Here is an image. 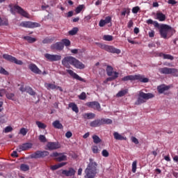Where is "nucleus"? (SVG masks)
I'll return each instance as SVG.
<instances>
[{
    "label": "nucleus",
    "instance_id": "f257e3e1",
    "mask_svg": "<svg viewBox=\"0 0 178 178\" xmlns=\"http://www.w3.org/2000/svg\"><path fill=\"white\" fill-rule=\"evenodd\" d=\"M62 65L65 66V67H67V69H70V65L72 66H74V67H76V69H84L86 67V65L83 64V63L80 62L77 58L73 57V56H65L62 60Z\"/></svg>",
    "mask_w": 178,
    "mask_h": 178
},
{
    "label": "nucleus",
    "instance_id": "f03ea898",
    "mask_svg": "<svg viewBox=\"0 0 178 178\" xmlns=\"http://www.w3.org/2000/svg\"><path fill=\"white\" fill-rule=\"evenodd\" d=\"M97 166L98 163H97L93 159H89V163L85 170V178H95V176H97Z\"/></svg>",
    "mask_w": 178,
    "mask_h": 178
},
{
    "label": "nucleus",
    "instance_id": "7ed1b4c3",
    "mask_svg": "<svg viewBox=\"0 0 178 178\" xmlns=\"http://www.w3.org/2000/svg\"><path fill=\"white\" fill-rule=\"evenodd\" d=\"M140 81V83H148L149 79L145 78L144 75L136 74V75H128L122 78V81Z\"/></svg>",
    "mask_w": 178,
    "mask_h": 178
},
{
    "label": "nucleus",
    "instance_id": "20e7f679",
    "mask_svg": "<svg viewBox=\"0 0 178 178\" xmlns=\"http://www.w3.org/2000/svg\"><path fill=\"white\" fill-rule=\"evenodd\" d=\"M154 97L155 96L152 93H145L143 91H140L135 105H141V104L147 102L148 99H151V98H154Z\"/></svg>",
    "mask_w": 178,
    "mask_h": 178
},
{
    "label": "nucleus",
    "instance_id": "39448f33",
    "mask_svg": "<svg viewBox=\"0 0 178 178\" xmlns=\"http://www.w3.org/2000/svg\"><path fill=\"white\" fill-rule=\"evenodd\" d=\"M96 45H99V47L102 49H104V51H106V52H109L110 54H117L118 55H119V54H120V52H122V51L119 49H116L115 47L113 46H109L108 44H104L102 43H96Z\"/></svg>",
    "mask_w": 178,
    "mask_h": 178
},
{
    "label": "nucleus",
    "instance_id": "423d86ee",
    "mask_svg": "<svg viewBox=\"0 0 178 178\" xmlns=\"http://www.w3.org/2000/svg\"><path fill=\"white\" fill-rule=\"evenodd\" d=\"M170 31H172L170 26L163 24L161 25L159 33L161 38H168V33H170Z\"/></svg>",
    "mask_w": 178,
    "mask_h": 178
},
{
    "label": "nucleus",
    "instance_id": "0eeeda50",
    "mask_svg": "<svg viewBox=\"0 0 178 178\" xmlns=\"http://www.w3.org/2000/svg\"><path fill=\"white\" fill-rule=\"evenodd\" d=\"M19 26L21 27H24L25 29H35L37 27H41V24H40V23L30 21H24L20 23Z\"/></svg>",
    "mask_w": 178,
    "mask_h": 178
},
{
    "label": "nucleus",
    "instance_id": "6e6552de",
    "mask_svg": "<svg viewBox=\"0 0 178 178\" xmlns=\"http://www.w3.org/2000/svg\"><path fill=\"white\" fill-rule=\"evenodd\" d=\"M159 72L161 73V74H172V76H175L178 70L176 68H169L167 67H164L162 68H159Z\"/></svg>",
    "mask_w": 178,
    "mask_h": 178
},
{
    "label": "nucleus",
    "instance_id": "1a4fd4ad",
    "mask_svg": "<svg viewBox=\"0 0 178 178\" xmlns=\"http://www.w3.org/2000/svg\"><path fill=\"white\" fill-rule=\"evenodd\" d=\"M48 155H49L48 151L38 150L31 155V158L32 159H39L40 158H45V156H48Z\"/></svg>",
    "mask_w": 178,
    "mask_h": 178
},
{
    "label": "nucleus",
    "instance_id": "9d476101",
    "mask_svg": "<svg viewBox=\"0 0 178 178\" xmlns=\"http://www.w3.org/2000/svg\"><path fill=\"white\" fill-rule=\"evenodd\" d=\"M58 175H60V176H62V175L63 176H66L67 177H72V176H74V175H76V170H74L73 168H70L69 170H60L58 172Z\"/></svg>",
    "mask_w": 178,
    "mask_h": 178
},
{
    "label": "nucleus",
    "instance_id": "9b49d317",
    "mask_svg": "<svg viewBox=\"0 0 178 178\" xmlns=\"http://www.w3.org/2000/svg\"><path fill=\"white\" fill-rule=\"evenodd\" d=\"M3 59H6V60H8V62H11L12 63H15V65H23V61L20 60H17L15 57H13V56H10L9 54H3Z\"/></svg>",
    "mask_w": 178,
    "mask_h": 178
},
{
    "label": "nucleus",
    "instance_id": "f8f14e48",
    "mask_svg": "<svg viewBox=\"0 0 178 178\" xmlns=\"http://www.w3.org/2000/svg\"><path fill=\"white\" fill-rule=\"evenodd\" d=\"M15 10L17 11V13L23 16V17H26V19H30V14L27 13V11L24 10L20 6L15 5L14 6Z\"/></svg>",
    "mask_w": 178,
    "mask_h": 178
},
{
    "label": "nucleus",
    "instance_id": "ddd939ff",
    "mask_svg": "<svg viewBox=\"0 0 178 178\" xmlns=\"http://www.w3.org/2000/svg\"><path fill=\"white\" fill-rule=\"evenodd\" d=\"M44 58L49 60V62H56L58 60H60L62 59V56L58 54H44Z\"/></svg>",
    "mask_w": 178,
    "mask_h": 178
},
{
    "label": "nucleus",
    "instance_id": "4468645a",
    "mask_svg": "<svg viewBox=\"0 0 178 178\" xmlns=\"http://www.w3.org/2000/svg\"><path fill=\"white\" fill-rule=\"evenodd\" d=\"M87 106L96 111H101V104L98 102H89L86 103Z\"/></svg>",
    "mask_w": 178,
    "mask_h": 178
},
{
    "label": "nucleus",
    "instance_id": "2eb2a0df",
    "mask_svg": "<svg viewBox=\"0 0 178 178\" xmlns=\"http://www.w3.org/2000/svg\"><path fill=\"white\" fill-rule=\"evenodd\" d=\"M67 73H69L70 75L73 77V79H75V80H79V81H83V83H86V79L81 78V76H79L76 73H75L72 70H67Z\"/></svg>",
    "mask_w": 178,
    "mask_h": 178
},
{
    "label": "nucleus",
    "instance_id": "dca6fc26",
    "mask_svg": "<svg viewBox=\"0 0 178 178\" xmlns=\"http://www.w3.org/2000/svg\"><path fill=\"white\" fill-rule=\"evenodd\" d=\"M29 69L31 70L33 73H35V74H41L42 72L37 65L34 63H31L29 65Z\"/></svg>",
    "mask_w": 178,
    "mask_h": 178
},
{
    "label": "nucleus",
    "instance_id": "f3484780",
    "mask_svg": "<svg viewBox=\"0 0 178 178\" xmlns=\"http://www.w3.org/2000/svg\"><path fill=\"white\" fill-rule=\"evenodd\" d=\"M65 48L63 43L61 42H57L55 44L51 45V49L56 51H62Z\"/></svg>",
    "mask_w": 178,
    "mask_h": 178
},
{
    "label": "nucleus",
    "instance_id": "a211bd4d",
    "mask_svg": "<svg viewBox=\"0 0 178 178\" xmlns=\"http://www.w3.org/2000/svg\"><path fill=\"white\" fill-rule=\"evenodd\" d=\"M47 149H49V151H54V149H58L60 148V146L59 145V144L58 143H55V142L47 143Z\"/></svg>",
    "mask_w": 178,
    "mask_h": 178
},
{
    "label": "nucleus",
    "instance_id": "6ab92c4d",
    "mask_svg": "<svg viewBox=\"0 0 178 178\" xmlns=\"http://www.w3.org/2000/svg\"><path fill=\"white\" fill-rule=\"evenodd\" d=\"M32 147L33 144L26 143L19 145L17 150L19 152H22V151H27V149H30Z\"/></svg>",
    "mask_w": 178,
    "mask_h": 178
},
{
    "label": "nucleus",
    "instance_id": "aec40b11",
    "mask_svg": "<svg viewBox=\"0 0 178 178\" xmlns=\"http://www.w3.org/2000/svg\"><path fill=\"white\" fill-rule=\"evenodd\" d=\"M170 88V86H165V85H161L160 86L157 87V90L159 92V94H163L165 91H168Z\"/></svg>",
    "mask_w": 178,
    "mask_h": 178
},
{
    "label": "nucleus",
    "instance_id": "412c9836",
    "mask_svg": "<svg viewBox=\"0 0 178 178\" xmlns=\"http://www.w3.org/2000/svg\"><path fill=\"white\" fill-rule=\"evenodd\" d=\"M90 127H99L102 125L101 119L95 120L90 123Z\"/></svg>",
    "mask_w": 178,
    "mask_h": 178
},
{
    "label": "nucleus",
    "instance_id": "4be33fe9",
    "mask_svg": "<svg viewBox=\"0 0 178 178\" xmlns=\"http://www.w3.org/2000/svg\"><path fill=\"white\" fill-rule=\"evenodd\" d=\"M156 17L159 22H165L166 20V15L161 12L156 13Z\"/></svg>",
    "mask_w": 178,
    "mask_h": 178
},
{
    "label": "nucleus",
    "instance_id": "5701e85b",
    "mask_svg": "<svg viewBox=\"0 0 178 178\" xmlns=\"http://www.w3.org/2000/svg\"><path fill=\"white\" fill-rule=\"evenodd\" d=\"M107 76H114L115 71H113V67L111 65H107L106 69Z\"/></svg>",
    "mask_w": 178,
    "mask_h": 178
},
{
    "label": "nucleus",
    "instance_id": "b1692460",
    "mask_svg": "<svg viewBox=\"0 0 178 178\" xmlns=\"http://www.w3.org/2000/svg\"><path fill=\"white\" fill-rule=\"evenodd\" d=\"M52 126L54 127V129H63V125L59 120H55L52 122Z\"/></svg>",
    "mask_w": 178,
    "mask_h": 178
},
{
    "label": "nucleus",
    "instance_id": "393cba45",
    "mask_svg": "<svg viewBox=\"0 0 178 178\" xmlns=\"http://www.w3.org/2000/svg\"><path fill=\"white\" fill-rule=\"evenodd\" d=\"M114 138L115 140H118L120 141H122L123 140H127V138L121 134H120L118 132H114L113 133Z\"/></svg>",
    "mask_w": 178,
    "mask_h": 178
},
{
    "label": "nucleus",
    "instance_id": "a878e982",
    "mask_svg": "<svg viewBox=\"0 0 178 178\" xmlns=\"http://www.w3.org/2000/svg\"><path fill=\"white\" fill-rule=\"evenodd\" d=\"M159 56L160 58H163V59H168L170 60H173V59H175V57H173V56L170 55V54H165L163 53H161L159 54Z\"/></svg>",
    "mask_w": 178,
    "mask_h": 178
},
{
    "label": "nucleus",
    "instance_id": "bb28decb",
    "mask_svg": "<svg viewBox=\"0 0 178 178\" xmlns=\"http://www.w3.org/2000/svg\"><path fill=\"white\" fill-rule=\"evenodd\" d=\"M69 108H71L73 112L75 113H79V107H77V104L75 103H70L68 104Z\"/></svg>",
    "mask_w": 178,
    "mask_h": 178
},
{
    "label": "nucleus",
    "instance_id": "cd10ccee",
    "mask_svg": "<svg viewBox=\"0 0 178 178\" xmlns=\"http://www.w3.org/2000/svg\"><path fill=\"white\" fill-rule=\"evenodd\" d=\"M119 77V72H114V75L108 76V78H106V81H113Z\"/></svg>",
    "mask_w": 178,
    "mask_h": 178
},
{
    "label": "nucleus",
    "instance_id": "c85d7f7f",
    "mask_svg": "<svg viewBox=\"0 0 178 178\" xmlns=\"http://www.w3.org/2000/svg\"><path fill=\"white\" fill-rule=\"evenodd\" d=\"M127 92H129V89L122 90L117 93L116 97H124Z\"/></svg>",
    "mask_w": 178,
    "mask_h": 178
},
{
    "label": "nucleus",
    "instance_id": "c756f323",
    "mask_svg": "<svg viewBox=\"0 0 178 178\" xmlns=\"http://www.w3.org/2000/svg\"><path fill=\"white\" fill-rule=\"evenodd\" d=\"M58 162H62V161H67V156L64 155L63 153H61L58 157L56 158Z\"/></svg>",
    "mask_w": 178,
    "mask_h": 178
},
{
    "label": "nucleus",
    "instance_id": "7c9ffc66",
    "mask_svg": "<svg viewBox=\"0 0 178 178\" xmlns=\"http://www.w3.org/2000/svg\"><path fill=\"white\" fill-rule=\"evenodd\" d=\"M102 125V124H112V120L107 118H102L100 119Z\"/></svg>",
    "mask_w": 178,
    "mask_h": 178
},
{
    "label": "nucleus",
    "instance_id": "2f4dec72",
    "mask_svg": "<svg viewBox=\"0 0 178 178\" xmlns=\"http://www.w3.org/2000/svg\"><path fill=\"white\" fill-rule=\"evenodd\" d=\"M44 87H46L47 90H56V86L55 84L48 83H44Z\"/></svg>",
    "mask_w": 178,
    "mask_h": 178
},
{
    "label": "nucleus",
    "instance_id": "473e14b6",
    "mask_svg": "<svg viewBox=\"0 0 178 178\" xmlns=\"http://www.w3.org/2000/svg\"><path fill=\"white\" fill-rule=\"evenodd\" d=\"M24 40H26V41H28L30 44H33V42H35L37 41V39L35 38H31L30 36H24Z\"/></svg>",
    "mask_w": 178,
    "mask_h": 178
},
{
    "label": "nucleus",
    "instance_id": "72a5a7b5",
    "mask_svg": "<svg viewBox=\"0 0 178 178\" xmlns=\"http://www.w3.org/2000/svg\"><path fill=\"white\" fill-rule=\"evenodd\" d=\"M84 119H94L95 118V115L92 113H87L83 114Z\"/></svg>",
    "mask_w": 178,
    "mask_h": 178
},
{
    "label": "nucleus",
    "instance_id": "f704fd0d",
    "mask_svg": "<svg viewBox=\"0 0 178 178\" xmlns=\"http://www.w3.org/2000/svg\"><path fill=\"white\" fill-rule=\"evenodd\" d=\"M79 33V28L77 27H74L72 30L68 31L69 35H76Z\"/></svg>",
    "mask_w": 178,
    "mask_h": 178
},
{
    "label": "nucleus",
    "instance_id": "c9c22d12",
    "mask_svg": "<svg viewBox=\"0 0 178 178\" xmlns=\"http://www.w3.org/2000/svg\"><path fill=\"white\" fill-rule=\"evenodd\" d=\"M92 140H93V143L95 144H99V143H101L102 141V140H101L99 138V136H97V135H93L92 137Z\"/></svg>",
    "mask_w": 178,
    "mask_h": 178
},
{
    "label": "nucleus",
    "instance_id": "e433bc0d",
    "mask_svg": "<svg viewBox=\"0 0 178 178\" xmlns=\"http://www.w3.org/2000/svg\"><path fill=\"white\" fill-rule=\"evenodd\" d=\"M35 123L39 129H42L43 130L47 129V124H45L40 121H36Z\"/></svg>",
    "mask_w": 178,
    "mask_h": 178
},
{
    "label": "nucleus",
    "instance_id": "4c0bfd02",
    "mask_svg": "<svg viewBox=\"0 0 178 178\" xmlns=\"http://www.w3.org/2000/svg\"><path fill=\"white\" fill-rule=\"evenodd\" d=\"M29 95H35V92L30 86H26V92Z\"/></svg>",
    "mask_w": 178,
    "mask_h": 178
},
{
    "label": "nucleus",
    "instance_id": "58836bf2",
    "mask_svg": "<svg viewBox=\"0 0 178 178\" xmlns=\"http://www.w3.org/2000/svg\"><path fill=\"white\" fill-rule=\"evenodd\" d=\"M83 8H85L84 4L78 6L75 9V12H76V15H79V13H81V10H83Z\"/></svg>",
    "mask_w": 178,
    "mask_h": 178
},
{
    "label": "nucleus",
    "instance_id": "ea45409f",
    "mask_svg": "<svg viewBox=\"0 0 178 178\" xmlns=\"http://www.w3.org/2000/svg\"><path fill=\"white\" fill-rule=\"evenodd\" d=\"M20 169L21 170H22V172H27L28 170H30V167L29 166V165L22 164L20 166Z\"/></svg>",
    "mask_w": 178,
    "mask_h": 178
},
{
    "label": "nucleus",
    "instance_id": "a19ab883",
    "mask_svg": "<svg viewBox=\"0 0 178 178\" xmlns=\"http://www.w3.org/2000/svg\"><path fill=\"white\" fill-rule=\"evenodd\" d=\"M6 97L8 99H10L11 101H16V99H15V94L13 93H6Z\"/></svg>",
    "mask_w": 178,
    "mask_h": 178
},
{
    "label": "nucleus",
    "instance_id": "79ce46f5",
    "mask_svg": "<svg viewBox=\"0 0 178 178\" xmlns=\"http://www.w3.org/2000/svg\"><path fill=\"white\" fill-rule=\"evenodd\" d=\"M103 40L104 41H113V36L111 35H104L103 36Z\"/></svg>",
    "mask_w": 178,
    "mask_h": 178
},
{
    "label": "nucleus",
    "instance_id": "37998d69",
    "mask_svg": "<svg viewBox=\"0 0 178 178\" xmlns=\"http://www.w3.org/2000/svg\"><path fill=\"white\" fill-rule=\"evenodd\" d=\"M62 44L65 47H70V40L69 39H63L61 40Z\"/></svg>",
    "mask_w": 178,
    "mask_h": 178
},
{
    "label": "nucleus",
    "instance_id": "c03bdc74",
    "mask_svg": "<svg viewBox=\"0 0 178 178\" xmlns=\"http://www.w3.org/2000/svg\"><path fill=\"white\" fill-rule=\"evenodd\" d=\"M0 74H3L4 76H9V72L2 67L0 68Z\"/></svg>",
    "mask_w": 178,
    "mask_h": 178
},
{
    "label": "nucleus",
    "instance_id": "a18cd8bd",
    "mask_svg": "<svg viewBox=\"0 0 178 178\" xmlns=\"http://www.w3.org/2000/svg\"><path fill=\"white\" fill-rule=\"evenodd\" d=\"M136 170H137V161H134L132 163V172H133V173H136Z\"/></svg>",
    "mask_w": 178,
    "mask_h": 178
},
{
    "label": "nucleus",
    "instance_id": "49530a36",
    "mask_svg": "<svg viewBox=\"0 0 178 178\" xmlns=\"http://www.w3.org/2000/svg\"><path fill=\"white\" fill-rule=\"evenodd\" d=\"M92 151L93 154H99V149H98V146L94 145L92 147Z\"/></svg>",
    "mask_w": 178,
    "mask_h": 178
},
{
    "label": "nucleus",
    "instance_id": "de8ad7c7",
    "mask_svg": "<svg viewBox=\"0 0 178 178\" xmlns=\"http://www.w3.org/2000/svg\"><path fill=\"white\" fill-rule=\"evenodd\" d=\"M8 25H9V22L8 21V19L2 20V18H1L0 26H8Z\"/></svg>",
    "mask_w": 178,
    "mask_h": 178
},
{
    "label": "nucleus",
    "instance_id": "09e8293b",
    "mask_svg": "<svg viewBox=\"0 0 178 178\" xmlns=\"http://www.w3.org/2000/svg\"><path fill=\"white\" fill-rule=\"evenodd\" d=\"M20 134H22V136H26L27 133H29V129L26 128H22L19 131Z\"/></svg>",
    "mask_w": 178,
    "mask_h": 178
},
{
    "label": "nucleus",
    "instance_id": "8fccbe9b",
    "mask_svg": "<svg viewBox=\"0 0 178 178\" xmlns=\"http://www.w3.org/2000/svg\"><path fill=\"white\" fill-rule=\"evenodd\" d=\"M106 24H108V23H111L112 22V17L107 16L106 17L105 19H103Z\"/></svg>",
    "mask_w": 178,
    "mask_h": 178
},
{
    "label": "nucleus",
    "instance_id": "3c124183",
    "mask_svg": "<svg viewBox=\"0 0 178 178\" xmlns=\"http://www.w3.org/2000/svg\"><path fill=\"white\" fill-rule=\"evenodd\" d=\"M39 140L40 143H47V138L44 135H40Z\"/></svg>",
    "mask_w": 178,
    "mask_h": 178
},
{
    "label": "nucleus",
    "instance_id": "603ef678",
    "mask_svg": "<svg viewBox=\"0 0 178 178\" xmlns=\"http://www.w3.org/2000/svg\"><path fill=\"white\" fill-rule=\"evenodd\" d=\"M102 156H104V158H108L109 156V152L106 149H103L102 152Z\"/></svg>",
    "mask_w": 178,
    "mask_h": 178
},
{
    "label": "nucleus",
    "instance_id": "864d4df0",
    "mask_svg": "<svg viewBox=\"0 0 178 178\" xmlns=\"http://www.w3.org/2000/svg\"><path fill=\"white\" fill-rule=\"evenodd\" d=\"M51 42H52V39L48 38H46L42 40L43 44H51Z\"/></svg>",
    "mask_w": 178,
    "mask_h": 178
},
{
    "label": "nucleus",
    "instance_id": "5fc2aeb1",
    "mask_svg": "<svg viewBox=\"0 0 178 178\" xmlns=\"http://www.w3.org/2000/svg\"><path fill=\"white\" fill-rule=\"evenodd\" d=\"M79 98L80 99L84 100L86 98H87V95L84 92H82L81 95L79 96Z\"/></svg>",
    "mask_w": 178,
    "mask_h": 178
},
{
    "label": "nucleus",
    "instance_id": "6e6d98bb",
    "mask_svg": "<svg viewBox=\"0 0 178 178\" xmlns=\"http://www.w3.org/2000/svg\"><path fill=\"white\" fill-rule=\"evenodd\" d=\"M13 130V128L12 127H6L4 129V133H10Z\"/></svg>",
    "mask_w": 178,
    "mask_h": 178
},
{
    "label": "nucleus",
    "instance_id": "4d7b16f0",
    "mask_svg": "<svg viewBox=\"0 0 178 178\" xmlns=\"http://www.w3.org/2000/svg\"><path fill=\"white\" fill-rule=\"evenodd\" d=\"M140 10V8L138 6L134 7L132 8V13H138V11Z\"/></svg>",
    "mask_w": 178,
    "mask_h": 178
},
{
    "label": "nucleus",
    "instance_id": "13d9d810",
    "mask_svg": "<svg viewBox=\"0 0 178 178\" xmlns=\"http://www.w3.org/2000/svg\"><path fill=\"white\" fill-rule=\"evenodd\" d=\"M72 136H73V134L70 131H67L65 134V137L67 138H70L72 137Z\"/></svg>",
    "mask_w": 178,
    "mask_h": 178
},
{
    "label": "nucleus",
    "instance_id": "bf43d9fd",
    "mask_svg": "<svg viewBox=\"0 0 178 178\" xmlns=\"http://www.w3.org/2000/svg\"><path fill=\"white\" fill-rule=\"evenodd\" d=\"M133 24H134V23L133 22V20H129L128 24H127V27L128 29H131V27H133Z\"/></svg>",
    "mask_w": 178,
    "mask_h": 178
},
{
    "label": "nucleus",
    "instance_id": "052dcab7",
    "mask_svg": "<svg viewBox=\"0 0 178 178\" xmlns=\"http://www.w3.org/2000/svg\"><path fill=\"white\" fill-rule=\"evenodd\" d=\"M153 25L154 26V27H156V29H159V30H160L161 25H159V23H158V22L154 21V22L153 23Z\"/></svg>",
    "mask_w": 178,
    "mask_h": 178
},
{
    "label": "nucleus",
    "instance_id": "680f3d73",
    "mask_svg": "<svg viewBox=\"0 0 178 178\" xmlns=\"http://www.w3.org/2000/svg\"><path fill=\"white\" fill-rule=\"evenodd\" d=\"M106 24L105 23V21L104 19L100 20L99 23V27H104Z\"/></svg>",
    "mask_w": 178,
    "mask_h": 178
},
{
    "label": "nucleus",
    "instance_id": "e2e57ef3",
    "mask_svg": "<svg viewBox=\"0 0 178 178\" xmlns=\"http://www.w3.org/2000/svg\"><path fill=\"white\" fill-rule=\"evenodd\" d=\"M131 141H132V143H134V144H138L139 143L138 139H137V138H136V137H132L131 138Z\"/></svg>",
    "mask_w": 178,
    "mask_h": 178
},
{
    "label": "nucleus",
    "instance_id": "0e129e2a",
    "mask_svg": "<svg viewBox=\"0 0 178 178\" xmlns=\"http://www.w3.org/2000/svg\"><path fill=\"white\" fill-rule=\"evenodd\" d=\"M155 36V31H151L149 32V37H150V38H152Z\"/></svg>",
    "mask_w": 178,
    "mask_h": 178
},
{
    "label": "nucleus",
    "instance_id": "69168bd1",
    "mask_svg": "<svg viewBox=\"0 0 178 178\" xmlns=\"http://www.w3.org/2000/svg\"><path fill=\"white\" fill-rule=\"evenodd\" d=\"M27 90V87H25L24 86H22L20 88H19V91H21L22 92H25V91L26 92Z\"/></svg>",
    "mask_w": 178,
    "mask_h": 178
},
{
    "label": "nucleus",
    "instance_id": "338daca9",
    "mask_svg": "<svg viewBox=\"0 0 178 178\" xmlns=\"http://www.w3.org/2000/svg\"><path fill=\"white\" fill-rule=\"evenodd\" d=\"M51 170H56L57 169H59V165H54L51 167Z\"/></svg>",
    "mask_w": 178,
    "mask_h": 178
},
{
    "label": "nucleus",
    "instance_id": "774afa93",
    "mask_svg": "<svg viewBox=\"0 0 178 178\" xmlns=\"http://www.w3.org/2000/svg\"><path fill=\"white\" fill-rule=\"evenodd\" d=\"M155 21H154V20H152V19H147V21H146V22H147V24H154V22Z\"/></svg>",
    "mask_w": 178,
    "mask_h": 178
}]
</instances>
